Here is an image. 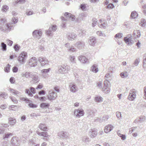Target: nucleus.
Returning a JSON list of instances; mask_svg holds the SVG:
<instances>
[{
	"label": "nucleus",
	"mask_w": 146,
	"mask_h": 146,
	"mask_svg": "<svg viewBox=\"0 0 146 146\" xmlns=\"http://www.w3.org/2000/svg\"><path fill=\"white\" fill-rule=\"evenodd\" d=\"M50 106V104L48 103H43L40 105V107L42 108H46Z\"/></svg>",
	"instance_id": "32"
},
{
	"label": "nucleus",
	"mask_w": 146,
	"mask_h": 146,
	"mask_svg": "<svg viewBox=\"0 0 146 146\" xmlns=\"http://www.w3.org/2000/svg\"><path fill=\"white\" fill-rule=\"evenodd\" d=\"M87 117L90 118L95 116V112L92 110H89L88 112Z\"/></svg>",
	"instance_id": "28"
},
{
	"label": "nucleus",
	"mask_w": 146,
	"mask_h": 146,
	"mask_svg": "<svg viewBox=\"0 0 146 146\" xmlns=\"http://www.w3.org/2000/svg\"><path fill=\"white\" fill-rule=\"evenodd\" d=\"M78 59L81 62L83 63H86L87 60V59L85 57L82 56H79Z\"/></svg>",
	"instance_id": "27"
},
{
	"label": "nucleus",
	"mask_w": 146,
	"mask_h": 146,
	"mask_svg": "<svg viewBox=\"0 0 146 146\" xmlns=\"http://www.w3.org/2000/svg\"><path fill=\"white\" fill-rule=\"evenodd\" d=\"M13 135L12 133H5L3 136V139H5L6 138H9L10 136H11Z\"/></svg>",
	"instance_id": "36"
},
{
	"label": "nucleus",
	"mask_w": 146,
	"mask_h": 146,
	"mask_svg": "<svg viewBox=\"0 0 146 146\" xmlns=\"http://www.w3.org/2000/svg\"><path fill=\"white\" fill-rule=\"evenodd\" d=\"M11 29L10 23H6L4 25H0V30L4 31L8 30H10Z\"/></svg>",
	"instance_id": "5"
},
{
	"label": "nucleus",
	"mask_w": 146,
	"mask_h": 146,
	"mask_svg": "<svg viewBox=\"0 0 146 146\" xmlns=\"http://www.w3.org/2000/svg\"><path fill=\"white\" fill-rule=\"evenodd\" d=\"M1 47H2V49L3 51H5L7 50V46L6 44L4 43L3 42H2L1 43Z\"/></svg>",
	"instance_id": "42"
},
{
	"label": "nucleus",
	"mask_w": 146,
	"mask_h": 146,
	"mask_svg": "<svg viewBox=\"0 0 146 146\" xmlns=\"http://www.w3.org/2000/svg\"><path fill=\"white\" fill-rule=\"evenodd\" d=\"M76 46L79 49H82L85 45V43L83 41L77 42L75 44Z\"/></svg>",
	"instance_id": "13"
},
{
	"label": "nucleus",
	"mask_w": 146,
	"mask_h": 146,
	"mask_svg": "<svg viewBox=\"0 0 146 146\" xmlns=\"http://www.w3.org/2000/svg\"><path fill=\"white\" fill-rule=\"evenodd\" d=\"M120 75L122 78H126L128 76L127 73V72H123L120 73Z\"/></svg>",
	"instance_id": "43"
},
{
	"label": "nucleus",
	"mask_w": 146,
	"mask_h": 146,
	"mask_svg": "<svg viewBox=\"0 0 146 146\" xmlns=\"http://www.w3.org/2000/svg\"><path fill=\"white\" fill-rule=\"evenodd\" d=\"M29 88V89H26L25 92L28 94L29 96L32 97L33 96V94H34L35 93V89L33 87H30Z\"/></svg>",
	"instance_id": "11"
},
{
	"label": "nucleus",
	"mask_w": 146,
	"mask_h": 146,
	"mask_svg": "<svg viewBox=\"0 0 146 146\" xmlns=\"http://www.w3.org/2000/svg\"><path fill=\"white\" fill-rule=\"evenodd\" d=\"M29 72H26L25 73H23L22 76L23 77H25L26 78H29Z\"/></svg>",
	"instance_id": "49"
},
{
	"label": "nucleus",
	"mask_w": 146,
	"mask_h": 146,
	"mask_svg": "<svg viewBox=\"0 0 146 146\" xmlns=\"http://www.w3.org/2000/svg\"><path fill=\"white\" fill-rule=\"evenodd\" d=\"M16 122L15 119L13 118L10 117L9 118V123L10 125H14Z\"/></svg>",
	"instance_id": "29"
},
{
	"label": "nucleus",
	"mask_w": 146,
	"mask_h": 146,
	"mask_svg": "<svg viewBox=\"0 0 146 146\" xmlns=\"http://www.w3.org/2000/svg\"><path fill=\"white\" fill-rule=\"evenodd\" d=\"M110 77L111 76L110 74V73H108L105 75V78L106 80H108L107 79H108V80H109Z\"/></svg>",
	"instance_id": "56"
},
{
	"label": "nucleus",
	"mask_w": 146,
	"mask_h": 146,
	"mask_svg": "<svg viewBox=\"0 0 146 146\" xmlns=\"http://www.w3.org/2000/svg\"><path fill=\"white\" fill-rule=\"evenodd\" d=\"M34 72H29V78H32L33 76V74Z\"/></svg>",
	"instance_id": "64"
},
{
	"label": "nucleus",
	"mask_w": 146,
	"mask_h": 146,
	"mask_svg": "<svg viewBox=\"0 0 146 146\" xmlns=\"http://www.w3.org/2000/svg\"><path fill=\"white\" fill-rule=\"evenodd\" d=\"M38 61L37 58L35 57H33L29 60V65L31 67H35L37 65Z\"/></svg>",
	"instance_id": "6"
},
{
	"label": "nucleus",
	"mask_w": 146,
	"mask_h": 146,
	"mask_svg": "<svg viewBox=\"0 0 146 146\" xmlns=\"http://www.w3.org/2000/svg\"><path fill=\"white\" fill-rule=\"evenodd\" d=\"M108 88V84L105 81L104 82V85L103 88H104L105 89H106V88Z\"/></svg>",
	"instance_id": "60"
},
{
	"label": "nucleus",
	"mask_w": 146,
	"mask_h": 146,
	"mask_svg": "<svg viewBox=\"0 0 146 146\" xmlns=\"http://www.w3.org/2000/svg\"><path fill=\"white\" fill-rule=\"evenodd\" d=\"M9 90L11 93L14 95H16L19 96H21V93L17 90L12 88H10Z\"/></svg>",
	"instance_id": "21"
},
{
	"label": "nucleus",
	"mask_w": 146,
	"mask_h": 146,
	"mask_svg": "<svg viewBox=\"0 0 146 146\" xmlns=\"http://www.w3.org/2000/svg\"><path fill=\"white\" fill-rule=\"evenodd\" d=\"M67 50L70 52H73L76 51V49L74 47L71 45L69 48H68Z\"/></svg>",
	"instance_id": "31"
},
{
	"label": "nucleus",
	"mask_w": 146,
	"mask_h": 146,
	"mask_svg": "<svg viewBox=\"0 0 146 146\" xmlns=\"http://www.w3.org/2000/svg\"><path fill=\"white\" fill-rule=\"evenodd\" d=\"M102 90L104 91V92L106 94H108L109 93L110 91V89L109 88L105 89L104 88H102Z\"/></svg>",
	"instance_id": "51"
},
{
	"label": "nucleus",
	"mask_w": 146,
	"mask_h": 146,
	"mask_svg": "<svg viewBox=\"0 0 146 146\" xmlns=\"http://www.w3.org/2000/svg\"><path fill=\"white\" fill-rule=\"evenodd\" d=\"M136 96L135 92L133 91H130L129 95V100H133L135 98Z\"/></svg>",
	"instance_id": "22"
},
{
	"label": "nucleus",
	"mask_w": 146,
	"mask_h": 146,
	"mask_svg": "<svg viewBox=\"0 0 146 146\" xmlns=\"http://www.w3.org/2000/svg\"><path fill=\"white\" fill-rule=\"evenodd\" d=\"M49 95L48 96V99L50 100H54L57 96V94L50 90L49 92Z\"/></svg>",
	"instance_id": "4"
},
{
	"label": "nucleus",
	"mask_w": 146,
	"mask_h": 146,
	"mask_svg": "<svg viewBox=\"0 0 146 146\" xmlns=\"http://www.w3.org/2000/svg\"><path fill=\"white\" fill-rule=\"evenodd\" d=\"M92 25L93 27H95L97 24V19L95 18H94L92 20Z\"/></svg>",
	"instance_id": "48"
},
{
	"label": "nucleus",
	"mask_w": 146,
	"mask_h": 146,
	"mask_svg": "<svg viewBox=\"0 0 146 146\" xmlns=\"http://www.w3.org/2000/svg\"><path fill=\"white\" fill-rule=\"evenodd\" d=\"M134 35L135 37H138L140 35V33L138 30H136L134 32Z\"/></svg>",
	"instance_id": "39"
},
{
	"label": "nucleus",
	"mask_w": 146,
	"mask_h": 146,
	"mask_svg": "<svg viewBox=\"0 0 146 146\" xmlns=\"http://www.w3.org/2000/svg\"><path fill=\"white\" fill-rule=\"evenodd\" d=\"M6 41L8 45L10 46H11L12 45L13 43V42L12 41L8 39Z\"/></svg>",
	"instance_id": "54"
},
{
	"label": "nucleus",
	"mask_w": 146,
	"mask_h": 146,
	"mask_svg": "<svg viewBox=\"0 0 146 146\" xmlns=\"http://www.w3.org/2000/svg\"><path fill=\"white\" fill-rule=\"evenodd\" d=\"M64 16H66V19L65 18L63 17H62L61 18V20L64 21H66L67 20H71L72 21H74L75 18V16L70 13L67 12H66L64 14Z\"/></svg>",
	"instance_id": "1"
},
{
	"label": "nucleus",
	"mask_w": 146,
	"mask_h": 146,
	"mask_svg": "<svg viewBox=\"0 0 146 146\" xmlns=\"http://www.w3.org/2000/svg\"><path fill=\"white\" fill-rule=\"evenodd\" d=\"M69 87L70 91L72 93H75L78 90V87L74 83H70L69 85Z\"/></svg>",
	"instance_id": "10"
},
{
	"label": "nucleus",
	"mask_w": 146,
	"mask_h": 146,
	"mask_svg": "<svg viewBox=\"0 0 146 146\" xmlns=\"http://www.w3.org/2000/svg\"><path fill=\"white\" fill-rule=\"evenodd\" d=\"M69 58L70 61L72 63H75L76 62V60L75 59V57L74 56L72 55H70L69 57Z\"/></svg>",
	"instance_id": "40"
},
{
	"label": "nucleus",
	"mask_w": 146,
	"mask_h": 146,
	"mask_svg": "<svg viewBox=\"0 0 146 146\" xmlns=\"http://www.w3.org/2000/svg\"><path fill=\"white\" fill-rule=\"evenodd\" d=\"M37 73L35 72L33 74V76L32 77V81L35 82H38L40 80V78L36 74Z\"/></svg>",
	"instance_id": "19"
},
{
	"label": "nucleus",
	"mask_w": 146,
	"mask_h": 146,
	"mask_svg": "<svg viewBox=\"0 0 146 146\" xmlns=\"http://www.w3.org/2000/svg\"><path fill=\"white\" fill-rule=\"evenodd\" d=\"M46 34L47 35L52 36V33L51 31V29H49L46 32Z\"/></svg>",
	"instance_id": "44"
},
{
	"label": "nucleus",
	"mask_w": 146,
	"mask_h": 146,
	"mask_svg": "<svg viewBox=\"0 0 146 146\" xmlns=\"http://www.w3.org/2000/svg\"><path fill=\"white\" fill-rule=\"evenodd\" d=\"M50 28L51 29V31H54L56 30L57 28L56 27V26L53 25L51 26V27H50Z\"/></svg>",
	"instance_id": "59"
},
{
	"label": "nucleus",
	"mask_w": 146,
	"mask_h": 146,
	"mask_svg": "<svg viewBox=\"0 0 146 146\" xmlns=\"http://www.w3.org/2000/svg\"><path fill=\"white\" fill-rule=\"evenodd\" d=\"M17 108V106L15 105H12L9 108V109L10 110H15Z\"/></svg>",
	"instance_id": "53"
},
{
	"label": "nucleus",
	"mask_w": 146,
	"mask_h": 146,
	"mask_svg": "<svg viewBox=\"0 0 146 146\" xmlns=\"http://www.w3.org/2000/svg\"><path fill=\"white\" fill-rule=\"evenodd\" d=\"M116 116L118 118H119L120 117L121 118V116L120 112L118 111H117L116 112Z\"/></svg>",
	"instance_id": "62"
},
{
	"label": "nucleus",
	"mask_w": 146,
	"mask_h": 146,
	"mask_svg": "<svg viewBox=\"0 0 146 146\" xmlns=\"http://www.w3.org/2000/svg\"><path fill=\"white\" fill-rule=\"evenodd\" d=\"M20 46L17 44H15L14 46V48L16 51H18L20 49Z\"/></svg>",
	"instance_id": "50"
},
{
	"label": "nucleus",
	"mask_w": 146,
	"mask_h": 146,
	"mask_svg": "<svg viewBox=\"0 0 146 146\" xmlns=\"http://www.w3.org/2000/svg\"><path fill=\"white\" fill-rule=\"evenodd\" d=\"M58 135L60 138L62 139L66 138L68 137L67 132L64 131L58 133Z\"/></svg>",
	"instance_id": "15"
},
{
	"label": "nucleus",
	"mask_w": 146,
	"mask_h": 146,
	"mask_svg": "<svg viewBox=\"0 0 146 146\" xmlns=\"http://www.w3.org/2000/svg\"><path fill=\"white\" fill-rule=\"evenodd\" d=\"M38 61L42 66L48 64L49 62L48 60L46 58L43 57H39Z\"/></svg>",
	"instance_id": "9"
},
{
	"label": "nucleus",
	"mask_w": 146,
	"mask_h": 146,
	"mask_svg": "<svg viewBox=\"0 0 146 146\" xmlns=\"http://www.w3.org/2000/svg\"><path fill=\"white\" fill-rule=\"evenodd\" d=\"M123 34L121 33H119L116 34L115 36V40L117 42L118 44L119 45H121L122 44V41H119L118 40V39H120L123 36Z\"/></svg>",
	"instance_id": "14"
},
{
	"label": "nucleus",
	"mask_w": 146,
	"mask_h": 146,
	"mask_svg": "<svg viewBox=\"0 0 146 146\" xmlns=\"http://www.w3.org/2000/svg\"><path fill=\"white\" fill-rule=\"evenodd\" d=\"M7 94L3 92L2 93H0V98L2 100L3 98H7Z\"/></svg>",
	"instance_id": "41"
},
{
	"label": "nucleus",
	"mask_w": 146,
	"mask_h": 146,
	"mask_svg": "<svg viewBox=\"0 0 146 146\" xmlns=\"http://www.w3.org/2000/svg\"><path fill=\"white\" fill-rule=\"evenodd\" d=\"M7 20L5 18H0V25H2L4 24L7 23Z\"/></svg>",
	"instance_id": "35"
},
{
	"label": "nucleus",
	"mask_w": 146,
	"mask_h": 146,
	"mask_svg": "<svg viewBox=\"0 0 146 146\" xmlns=\"http://www.w3.org/2000/svg\"><path fill=\"white\" fill-rule=\"evenodd\" d=\"M36 133L38 135L43 136L45 138L47 137L48 136V133L46 132H39L38 131H36Z\"/></svg>",
	"instance_id": "24"
},
{
	"label": "nucleus",
	"mask_w": 146,
	"mask_h": 146,
	"mask_svg": "<svg viewBox=\"0 0 146 146\" xmlns=\"http://www.w3.org/2000/svg\"><path fill=\"white\" fill-rule=\"evenodd\" d=\"M95 101L97 102H101L103 101V98L100 96H97L95 97Z\"/></svg>",
	"instance_id": "37"
},
{
	"label": "nucleus",
	"mask_w": 146,
	"mask_h": 146,
	"mask_svg": "<svg viewBox=\"0 0 146 146\" xmlns=\"http://www.w3.org/2000/svg\"><path fill=\"white\" fill-rule=\"evenodd\" d=\"M18 71V68L14 66L13 68V71L14 72H16Z\"/></svg>",
	"instance_id": "63"
},
{
	"label": "nucleus",
	"mask_w": 146,
	"mask_h": 146,
	"mask_svg": "<svg viewBox=\"0 0 146 146\" xmlns=\"http://www.w3.org/2000/svg\"><path fill=\"white\" fill-rule=\"evenodd\" d=\"M38 128L41 130L44 131H48V128L46 125L45 123H40L38 125Z\"/></svg>",
	"instance_id": "17"
},
{
	"label": "nucleus",
	"mask_w": 146,
	"mask_h": 146,
	"mask_svg": "<svg viewBox=\"0 0 146 146\" xmlns=\"http://www.w3.org/2000/svg\"><path fill=\"white\" fill-rule=\"evenodd\" d=\"M90 137L92 138H93L96 137L97 134V131L96 130H91L90 132Z\"/></svg>",
	"instance_id": "25"
},
{
	"label": "nucleus",
	"mask_w": 146,
	"mask_h": 146,
	"mask_svg": "<svg viewBox=\"0 0 146 146\" xmlns=\"http://www.w3.org/2000/svg\"><path fill=\"white\" fill-rule=\"evenodd\" d=\"M11 21H12V22H11V24L10 23L11 25L12 24H15V23H17L18 21V19H17L15 18V17H13L12 19V20ZM11 27H12V26H11Z\"/></svg>",
	"instance_id": "45"
},
{
	"label": "nucleus",
	"mask_w": 146,
	"mask_h": 146,
	"mask_svg": "<svg viewBox=\"0 0 146 146\" xmlns=\"http://www.w3.org/2000/svg\"><path fill=\"white\" fill-rule=\"evenodd\" d=\"M82 141L84 143L87 144L88 143L90 142V140L89 138L87 136H84L82 138Z\"/></svg>",
	"instance_id": "34"
},
{
	"label": "nucleus",
	"mask_w": 146,
	"mask_h": 146,
	"mask_svg": "<svg viewBox=\"0 0 146 146\" xmlns=\"http://www.w3.org/2000/svg\"><path fill=\"white\" fill-rule=\"evenodd\" d=\"M91 70L94 73H96L98 71V69L97 65L94 64L92 67Z\"/></svg>",
	"instance_id": "30"
},
{
	"label": "nucleus",
	"mask_w": 146,
	"mask_h": 146,
	"mask_svg": "<svg viewBox=\"0 0 146 146\" xmlns=\"http://www.w3.org/2000/svg\"><path fill=\"white\" fill-rule=\"evenodd\" d=\"M78 33V35L80 37H82L86 35V31L83 29L79 30Z\"/></svg>",
	"instance_id": "26"
},
{
	"label": "nucleus",
	"mask_w": 146,
	"mask_h": 146,
	"mask_svg": "<svg viewBox=\"0 0 146 146\" xmlns=\"http://www.w3.org/2000/svg\"><path fill=\"white\" fill-rule=\"evenodd\" d=\"M10 99L11 100L12 102L14 103L17 104L18 102V101L15 98H12L11 97H10Z\"/></svg>",
	"instance_id": "55"
},
{
	"label": "nucleus",
	"mask_w": 146,
	"mask_h": 146,
	"mask_svg": "<svg viewBox=\"0 0 146 146\" xmlns=\"http://www.w3.org/2000/svg\"><path fill=\"white\" fill-rule=\"evenodd\" d=\"M74 114L76 117L80 118V117L84 115V112L82 109H78L74 110Z\"/></svg>",
	"instance_id": "3"
},
{
	"label": "nucleus",
	"mask_w": 146,
	"mask_h": 146,
	"mask_svg": "<svg viewBox=\"0 0 146 146\" xmlns=\"http://www.w3.org/2000/svg\"><path fill=\"white\" fill-rule=\"evenodd\" d=\"M50 70V68L48 69H44L42 70L41 72L42 73L41 76L43 77H45L46 76V74L49 72Z\"/></svg>",
	"instance_id": "20"
},
{
	"label": "nucleus",
	"mask_w": 146,
	"mask_h": 146,
	"mask_svg": "<svg viewBox=\"0 0 146 146\" xmlns=\"http://www.w3.org/2000/svg\"><path fill=\"white\" fill-rule=\"evenodd\" d=\"M138 16V14L137 12L135 11H134L132 12L131 14V17L133 19H135Z\"/></svg>",
	"instance_id": "33"
},
{
	"label": "nucleus",
	"mask_w": 146,
	"mask_h": 146,
	"mask_svg": "<svg viewBox=\"0 0 146 146\" xmlns=\"http://www.w3.org/2000/svg\"><path fill=\"white\" fill-rule=\"evenodd\" d=\"M88 43L92 46H94L96 43V39L95 37H90L88 41Z\"/></svg>",
	"instance_id": "16"
},
{
	"label": "nucleus",
	"mask_w": 146,
	"mask_h": 146,
	"mask_svg": "<svg viewBox=\"0 0 146 146\" xmlns=\"http://www.w3.org/2000/svg\"><path fill=\"white\" fill-rule=\"evenodd\" d=\"M109 118V116L108 115H105L102 118V121H107Z\"/></svg>",
	"instance_id": "52"
},
{
	"label": "nucleus",
	"mask_w": 146,
	"mask_h": 146,
	"mask_svg": "<svg viewBox=\"0 0 146 146\" xmlns=\"http://www.w3.org/2000/svg\"><path fill=\"white\" fill-rule=\"evenodd\" d=\"M66 35L68 39L70 40L73 41L77 37L76 34L74 32H69Z\"/></svg>",
	"instance_id": "7"
},
{
	"label": "nucleus",
	"mask_w": 146,
	"mask_h": 146,
	"mask_svg": "<svg viewBox=\"0 0 146 146\" xmlns=\"http://www.w3.org/2000/svg\"><path fill=\"white\" fill-rule=\"evenodd\" d=\"M100 22L101 23L100 24H99L98 25L100 27H102L105 29L107 25V24L105 23L104 22L102 23L101 20H100Z\"/></svg>",
	"instance_id": "38"
},
{
	"label": "nucleus",
	"mask_w": 146,
	"mask_h": 146,
	"mask_svg": "<svg viewBox=\"0 0 146 146\" xmlns=\"http://www.w3.org/2000/svg\"><path fill=\"white\" fill-rule=\"evenodd\" d=\"M10 66L9 65V64H8L7 66L4 68V70L5 72H9L10 69Z\"/></svg>",
	"instance_id": "47"
},
{
	"label": "nucleus",
	"mask_w": 146,
	"mask_h": 146,
	"mask_svg": "<svg viewBox=\"0 0 146 146\" xmlns=\"http://www.w3.org/2000/svg\"><path fill=\"white\" fill-rule=\"evenodd\" d=\"M102 82H98L97 84V86L99 88H102Z\"/></svg>",
	"instance_id": "61"
},
{
	"label": "nucleus",
	"mask_w": 146,
	"mask_h": 146,
	"mask_svg": "<svg viewBox=\"0 0 146 146\" xmlns=\"http://www.w3.org/2000/svg\"><path fill=\"white\" fill-rule=\"evenodd\" d=\"M20 100L25 102L26 103H28V106L31 108H36L37 106L31 103L32 102L27 98H21Z\"/></svg>",
	"instance_id": "8"
},
{
	"label": "nucleus",
	"mask_w": 146,
	"mask_h": 146,
	"mask_svg": "<svg viewBox=\"0 0 146 146\" xmlns=\"http://www.w3.org/2000/svg\"><path fill=\"white\" fill-rule=\"evenodd\" d=\"M113 127L111 125H108L106 126L104 128V132L106 133H108L111 131L113 129Z\"/></svg>",
	"instance_id": "18"
},
{
	"label": "nucleus",
	"mask_w": 146,
	"mask_h": 146,
	"mask_svg": "<svg viewBox=\"0 0 146 146\" xmlns=\"http://www.w3.org/2000/svg\"><path fill=\"white\" fill-rule=\"evenodd\" d=\"M108 8L109 9H112L114 7L113 4L112 3H110L107 6Z\"/></svg>",
	"instance_id": "58"
},
{
	"label": "nucleus",
	"mask_w": 146,
	"mask_h": 146,
	"mask_svg": "<svg viewBox=\"0 0 146 146\" xmlns=\"http://www.w3.org/2000/svg\"><path fill=\"white\" fill-rule=\"evenodd\" d=\"M33 34L35 38L39 39L42 35V32L40 31L36 30L33 32Z\"/></svg>",
	"instance_id": "12"
},
{
	"label": "nucleus",
	"mask_w": 146,
	"mask_h": 146,
	"mask_svg": "<svg viewBox=\"0 0 146 146\" xmlns=\"http://www.w3.org/2000/svg\"><path fill=\"white\" fill-rule=\"evenodd\" d=\"M58 72L61 73L63 74L66 72V66H59L58 67Z\"/></svg>",
	"instance_id": "23"
},
{
	"label": "nucleus",
	"mask_w": 146,
	"mask_h": 146,
	"mask_svg": "<svg viewBox=\"0 0 146 146\" xmlns=\"http://www.w3.org/2000/svg\"><path fill=\"white\" fill-rule=\"evenodd\" d=\"M27 52H23L20 54L17 60L20 63H24L25 62L26 58L27 57Z\"/></svg>",
	"instance_id": "2"
},
{
	"label": "nucleus",
	"mask_w": 146,
	"mask_h": 146,
	"mask_svg": "<svg viewBox=\"0 0 146 146\" xmlns=\"http://www.w3.org/2000/svg\"><path fill=\"white\" fill-rule=\"evenodd\" d=\"M9 7L8 6L6 5H3V6L2 10L3 12H6L8 9Z\"/></svg>",
	"instance_id": "46"
},
{
	"label": "nucleus",
	"mask_w": 146,
	"mask_h": 146,
	"mask_svg": "<svg viewBox=\"0 0 146 146\" xmlns=\"http://www.w3.org/2000/svg\"><path fill=\"white\" fill-rule=\"evenodd\" d=\"M97 34L98 35L100 36H104L105 35V34L103 33L102 32L100 31H98L97 32Z\"/></svg>",
	"instance_id": "57"
}]
</instances>
